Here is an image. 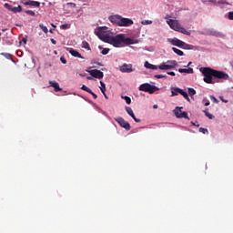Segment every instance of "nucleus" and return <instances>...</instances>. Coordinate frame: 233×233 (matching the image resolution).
Returning <instances> with one entry per match:
<instances>
[{"label": "nucleus", "instance_id": "f257e3e1", "mask_svg": "<svg viewBox=\"0 0 233 233\" xmlns=\"http://www.w3.org/2000/svg\"><path fill=\"white\" fill-rule=\"evenodd\" d=\"M199 71L204 76V83H207L208 85H214V83H216V81L213 80V77L215 79H224L225 81L228 79V74L210 67H200Z\"/></svg>", "mask_w": 233, "mask_h": 233}, {"label": "nucleus", "instance_id": "f03ea898", "mask_svg": "<svg viewBox=\"0 0 233 233\" xmlns=\"http://www.w3.org/2000/svg\"><path fill=\"white\" fill-rule=\"evenodd\" d=\"M106 42L108 45H112L115 46V48H121L125 46V45H137L139 43V40L130 38V37H125V35L119 34L116 35H109V37H106Z\"/></svg>", "mask_w": 233, "mask_h": 233}, {"label": "nucleus", "instance_id": "7ed1b4c3", "mask_svg": "<svg viewBox=\"0 0 233 233\" xmlns=\"http://www.w3.org/2000/svg\"><path fill=\"white\" fill-rule=\"evenodd\" d=\"M95 34L101 41L106 43V37H110V34L106 32V26H100L95 30Z\"/></svg>", "mask_w": 233, "mask_h": 233}, {"label": "nucleus", "instance_id": "20e7f679", "mask_svg": "<svg viewBox=\"0 0 233 233\" xmlns=\"http://www.w3.org/2000/svg\"><path fill=\"white\" fill-rule=\"evenodd\" d=\"M169 43H171L173 46H178V48H184L185 50H192L191 45H188L177 38H173L169 40Z\"/></svg>", "mask_w": 233, "mask_h": 233}, {"label": "nucleus", "instance_id": "39448f33", "mask_svg": "<svg viewBox=\"0 0 233 233\" xmlns=\"http://www.w3.org/2000/svg\"><path fill=\"white\" fill-rule=\"evenodd\" d=\"M138 90H140V92H147L148 94H154V92H156V90L157 89V86H152L148 83H145L140 85V86L138 87Z\"/></svg>", "mask_w": 233, "mask_h": 233}, {"label": "nucleus", "instance_id": "423d86ee", "mask_svg": "<svg viewBox=\"0 0 233 233\" xmlns=\"http://www.w3.org/2000/svg\"><path fill=\"white\" fill-rule=\"evenodd\" d=\"M181 108L183 107H178L177 106L176 109L174 110V114L176 116V117H177L178 119H190L188 117V113L185 112V111H181Z\"/></svg>", "mask_w": 233, "mask_h": 233}, {"label": "nucleus", "instance_id": "0eeeda50", "mask_svg": "<svg viewBox=\"0 0 233 233\" xmlns=\"http://www.w3.org/2000/svg\"><path fill=\"white\" fill-rule=\"evenodd\" d=\"M115 121H116V123H118V125L122 128H125V130H130V128H131L130 123L127 122L125 119H123V117L119 116V117L116 118Z\"/></svg>", "mask_w": 233, "mask_h": 233}, {"label": "nucleus", "instance_id": "6e6552de", "mask_svg": "<svg viewBox=\"0 0 233 233\" xmlns=\"http://www.w3.org/2000/svg\"><path fill=\"white\" fill-rule=\"evenodd\" d=\"M87 72L90 74V76H92V77H95L96 79H103V77L105 76V74H103V71L99 69H93Z\"/></svg>", "mask_w": 233, "mask_h": 233}, {"label": "nucleus", "instance_id": "1a4fd4ad", "mask_svg": "<svg viewBox=\"0 0 233 233\" xmlns=\"http://www.w3.org/2000/svg\"><path fill=\"white\" fill-rule=\"evenodd\" d=\"M4 6L10 12H13V14H19L20 12H23V7H21V5L15 7V6L11 5L10 4H5Z\"/></svg>", "mask_w": 233, "mask_h": 233}, {"label": "nucleus", "instance_id": "9d476101", "mask_svg": "<svg viewBox=\"0 0 233 233\" xmlns=\"http://www.w3.org/2000/svg\"><path fill=\"white\" fill-rule=\"evenodd\" d=\"M120 72L123 74H130L134 72L132 64H124L120 66Z\"/></svg>", "mask_w": 233, "mask_h": 233}, {"label": "nucleus", "instance_id": "9b49d317", "mask_svg": "<svg viewBox=\"0 0 233 233\" xmlns=\"http://www.w3.org/2000/svg\"><path fill=\"white\" fill-rule=\"evenodd\" d=\"M123 16L118 15H111L109 16V21L111 23H113V25H117V26H121V19Z\"/></svg>", "mask_w": 233, "mask_h": 233}, {"label": "nucleus", "instance_id": "f8f14e48", "mask_svg": "<svg viewBox=\"0 0 233 233\" xmlns=\"http://www.w3.org/2000/svg\"><path fill=\"white\" fill-rule=\"evenodd\" d=\"M167 25L170 26V28H172V30H175L176 32H177L179 30V27L181 26L179 25V22H177V20H173V19H169L167 21Z\"/></svg>", "mask_w": 233, "mask_h": 233}, {"label": "nucleus", "instance_id": "ddd939ff", "mask_svg": "<svg viewBox=\"0 0 233 233\" xmlns=\"http://www.w3.org/2000/svg\"><path fill=\"white\" fill-rule=\"evenodd\" d=\"M134 25V21L130 18H125L122 16L120 21V26H132Z\"/></svg>", "mask_w": 233, "mask_h": 233}, {"label": "nucleus", "instance_id": "4468645a", "mask_svg": "<svg viewBox=\"0 0 233 233\" xmlns=\"http://www.w3.org/2000/svg\"><path fill=\"white\" fill-rule=\"evenodd\" d=\"M126 111L130 116L136 123H141V119H138L136 117V115L134 114V111L132 110V107L130 106H126Z\"/></svg>", "mask_w": 233, "mask_h": 233}, {"label": "nucleus", "instance_id": "2eb2a0df", "mask_svg": "<svg viewBox=\"0 0 233 233\" xmlns=\"http://www.w3.org/2000/svg\"><path fill=\"white\" fill-rule=\"evenodd\" d=\"M25 6H35V8H39L41 6V3L34 0H29L23 3Z\"/></svg>", "mask_w": 233, "mask_h": 233}, {"label": "nucleus", "instance_id": "dca6fc26", "mask_svg": "<svg viewBox=\"0 0 233 233\" xmlns=\"http://www.w3.org/2000/svg\"><path fill=\"white\" fill-rule=\"evenodd\" d=\"M49 85L54 88L55 92H61L63 90V88L59 86V83L55 80L49 81Z\"/></svg>", "mask_w": 233, "mask_h": 233}, {"label": "nucleus", "instance_id": "f3484780", "mask_svg": "<svg viewBox=\"0 0 233 233\" xmlns=\"http://www.w3.org/2000/svg\"><path fill=\"white\" fill-rule=\"evenodd\" d=\"M175 91L178 92V94H180V96H183V97L186 98L187 101H188L190 103V97H188V93L185 92L183 89H181L179 87H175Z\"/></svg>", "mask_w": 233, "mask_h": 233}, {"label": "nucleus", "instance_id": "a211bd4d", "mask_svg": "<svg viewBox=\"0 0 233 233\" xmlns=\"http://www.w3.org/2000/svg\"><path fill=\"white\" fill-rule=\"evenodd\" d=\"M209 35H213L214 37H221V38L225 37V35L223 33L214 29L209 31Z\"/></svg>", "mask_w": 233, "mask_h": 233}, {"label": "nucleus", "instance_id": "6ab92c4d", "mask_svg": "<svg viewBox=\"0 0 233 233\" xmlns=\"http://www.w3.org/2000/svg\"><path fill=\"white\" fill-rule=\"evenodd\" d=\"M69 54H71V56H73V57H78L79 59H85V57L83 56H81L80 53L77 52V50H76V49H70Z\"/></svg>", "mask_w": 233, "mask_h": 233}, {"label": "nucleus", "instance_id": "aec40b11", "mask_svg": "<svg viewBox=\"0 0 233 233\" xmlns=\"http://www.w3.org/2000/svg\"><path fill=\"white\" fill-rule=\"evenodd\" d=\"M159 70H172L174 66H167V63H162L158 66Z\"/></svg>", "mask_w": 233, "mask_h": 233}, {"label": "nucleus", "instance_id": "412c9836", "mask_svg": "<svg viewBox=\"0 0 233 233\" xmlns=\"http://www.w3.org/2000/svg\"><path fill=\"white\" fill-rule=\"evenodd\" d=\"M178 72L180 74H193L194 73V68L189 67V68H179Z\"/></svg>", "mask_w": 233, "mask_h": 233}, {"label": "nucleus", "instance_id": "4be33fe9", "mask_svg": "<svg viewBox=\"0 0 233 233\" xmlns=\"http://www.w3.org/2000/svg\"><path fill=\"white\" fill-rule=\"evenodd\" d=\"M145 66L147 68H148L149 70H157V68H158L157 66L152 65V64H150L148 62H145Z\"/></svg>", "mask_w": 233, "mask_h": 233}, {"label": "nucleus", "instance_id": "5701e85b", "mask_svg": "<svg viewBox=\"0 0 233 233\" xmlns=\"http://www.w3.org/2000/svg\"><path fill=\"white\" fill-rule=\"evenodd\" d=\"M177 32H180V34H184L185 35H190V32L187 31L185 27L180 26Z\"/></svg>", "mask_w": 233, "mask_h": 233}, {"label": "nucleus", "instance_id": "b1692460", "mask_svg": "<svg viewBox=\"0 0 233 233\" xmlns=\"http://www.w3.org/2000/svg\"><path fill=\"white\" fill-rule=\"evenodd\" d=\"M172 50L175 54H177V56H185V53H183V51H181L176 47H172Z\"/></svg>", "mask_w": 233, "mask_h": 233}, {"label": "nucleus", "instance_id": "393cba45", "mask_svg": "<svg viewBox=\"0 0 233 233\" xmlns=\"http://www.w3.org/2000/svg\"><path fill=\"white\" fill-rule=\"evenodd\" d=\"M100 85H101L100 90H101L103 96H105V92H106V86L105 85V82H103V81H100Z\"/></svg>", "mask_w": 233, "mask_h": 233}, {"label": "nucleus", "instance_id": "a878e982", "mask_svg": "<svg viewBox=\"0 0 233 233\" xmlns=\"http://www.w3.org/2000/svg\"><path fill=\"white\" fill-rule=\"evenodd\" d=\"M82 48H85L86 50H90V44L86 41L82 42Z\"/></svg>", "mask_w": 233, "mask_h": 233}, {"label": "nucleus", "instance_id": "bb28decb", "mask_svg": "<svg viewBox=\"0 0 233 233\" xmlns=\"http://www.w3.org/2000/svg\"><path fill=\"white\" fill-rule=\"evenodd\" d=\"M167 66H173V68L177 66V62L176 60H170V61H167Z\"/></svg>", "mask_w": 233, "mask_h": 233}, {"label": "nucleus", "instance_id": "cd10ccee", "mask_svg": "<svg viewBox=\"0 0 233 233\" xmlns=\"http://www.w3.org/2000/svg\"><path fill=\"white\" fill-rule=\"evenodd\" d=\"M204 114L207 117H208V119H214V116H212V114L208 113V108H206L204 111Z\"/></svg>", "mask_w": 233, "mask_h": 233}, {"label": "nucleus", "instance_id": "c85d7f7f", "mask_svg": "<svg viewBox=\"0 0 233 233\" xmlns=\"http://www.w3.org/2000/svg\"><path fill=\"white\" fill-rule=\"evenodd\" d=\"M39 26H40L41 30H43V32H44L45 34H48V27H46V26L45 25H43V24H40Z\"/></svg>", "mask_w": 233, "mask_h": 233}, {"label": "nucleus", "instance_id": "c756f323", "mask_svg": "<svg viewBox=\"0 0 233 233\" xmlns=\"http://www.w3.org/2000/svg\"><path fill=\"white\" fill-rule=\"evenodd\" d=\"M81 90H84L85 92H87L88 94L92 93V89H90L88 86L83 85L81 87Z\"/></svg>", "mask_w": 233, "mask_h": 233}, {"label": "nucleus", "instance_id": "7c9ffc66", "mask_svg": "<svg viewBox=\"0 0 233 233\" xmlns=\"http://www.w3.org/2000/svg\"><path fill=\"white\" fill-rule=\"evenodd\" d=\"M0 56H4L5 59H12V55L10 53H0Z\"/></svg>", "mask_w": 233, "mask_h": 233}, {"label": "nucleus", "instance_id": "2f4dec72", "mask_svg": "<svg viewBox=\"0 0 233 233\" xmlns=\"http://www.w3.org/2000/svg\"><path fill=\"white\" fill-rule=\"evenodd\" d=\"M188 95L192 97L193 96H196V90L192 87L188 88Z\"/></svg>", "mask_w": 233, "mask_h": 233}, {"label": "nucleus", "instance_id": "473e14b6", "mask_svg": "<svg viewBox=\"0 0 233 233\" xmlns=\"http://www.w3.org/2000/svg\"><path fill=\"white\" fill-rule=\"evenodd\" d=\"M122 99H125L127 105H130V103H132V99L129 96H122Z\"/></svg>", "mask_w": 233, "mask_h": 233}, {"label": "nucleus", "instance_id": "72a5a7b5", "mask_svg": "<svg viewBox=\"0 0 233 233\" xmlns=\"http://www.w3.org/2000/svg\"><path fill=\"white\" fill-rule=\"evenodd\" d=\"M61 30H68V28H70V25L69 24H64L60 25Z\"/></svg>", "mask_w": 233, "mask_h": 233}, {"label": "nucleus", "instance_id": "f704fd0d", "mask_svg": "<svg viewBox=\"0 0 233 233\" xmlns=\"http://www.w3.org/2000/svg\"><path fill=\"white\" fill-rule=\"evenodd\" d=\"M25 14H27V15H31L32 17H35V12L32 10L25 11Z\"/></svg>", "mask_w": 233, "mask_h": 233}, {"label": "nucleus", "instance_id": "c9c22d12", "mask_svg": "<svg viewBox=\"0 0 233 233\" xmlns=\"http://www.w3.org/2000/svg\"><path fill=\"white\" fill-rule=\"evenodd\" d=\"M110 52V48H104L102 51H101V55L102 56H106V54H108Z\"/></svg>", "mask_w": 233, "mask_h": 233}, {"label": "nucleus", "instance_id": "e433bc0d", "mask_svg": "<svg viewBox=\"0 0 233 233\" xmlns=\"http://www.w3.org/2000/svg\"><path fill=\"white\" fill-rule=\"evenodd\" d=\"M209 98L211 99L212 102L214 103H219V100H218V98H216V96H209Z\"/></svg>", "mask_w": 233, "mask_h": 233}, {"label": "nucleus", "instance_id": "4c0bfd02", "mask_svg": "<svg viewBox=\"0 0 233 233\" xmlns=\"http://www.w3.org/2000/svg\"><path fill=\"white\" fill-rule=\"evenodd\" d=\"M199 132H201L202 134H208V129L204 128V127H200L198 129Z\"/></svg>", "mask_w": 233, "mask_h": 233}, {"label": "nucleus", "instance_id": "58836bf2", "mask_svg": "<svg viewBox=\"0 0 233 233\" xmlns=\"http://www.w3.org/2000/svg\"><path fill=\"white\" fill-rule=\"evenodd\" d=\"M156 79H163V77H167L166 75H155Z\"/></svg>", "mask_w": 233, "mask_h": 233}, {"label": "nucleus", "instance_id": "ea45409f", "mask_svg": "<svg viewBox=\"0 0 233 233\" xmlns=\"http://www.w3.org/2000/svg\"><path fill=\"white\" fill-rule=\"evenodd\" d=\"M171 96H177V94H179L178 91H176V88H173V90L171 91Z\"/></svg>", "mask_w": 233, "mask_h": 233}, {"label": "nucleus", "instance_id": "a19ab883", "mask_svg": "<svg viewBox=\"0 0 233 233\" xmlns=\"http://www.w3.org/2000/svg\"><path fill=\"white\" fill-rule=\"evenodd\" d=\"M142 25H152V21L150 20L142 21Z\"/></svg>", "mask_w": 233, "mask_h": 233}, {"label": "nucleus", "instance_id": "79ce46f5", "mask_svg": "<svg viewBox=\"0 0 233 233\" xmlns=\"http://www.w3.org/2000/svg\"><path fill=\"white\" fill-rule=\"evenodd\" d=\"M60 61L61 63H63V65H66V59L65 58V56L60 57Z\"/></svg>", "mask_w": 233, "mask_h": 233}, {"label": "nucleus", "instance_id": "37998d69", "mask_svg": "<svg viewBox=\"0 0 233 233\" xmlns=\"http://www.w3.org/2000/svg\"><path fill=\"white\" fill-rule=\"evenodd\" d=\"M228 19H230V21H233V12L232 11H230L228 13Z\"/></svg>", "mask_w": 233, "mask_h": 233}, {"label": "nucleus", "instance_id": "c03bdc74", "mask_svg": "<svg viewBox=\"0 0 233 233\" xmlns=\"http://www.w3.org/2000/svg\"><path fill=\"white\" fill-rule=\"evenodd\" d=\"M167 74V76H176V73L174 71H168Z\"/></svg>", "mask_w": 233, "mask_h": 233}, {"label": "nucleus", "instance_id": "a18cd8bd", "mask_svg": "<svg viewBox=\"0 0 233 233\" xmlns=\"http://www.w3.org/2000/svg\"><path fill=\"white\" fill-rule=\"evenodd\" d=\"M68 6H72V8H76V3H67Z\"/></svg>", "mask_w": 233, "mask_h": 233}, {"label": "nucleus", "instance_id": "49530a36", "mask_svg": "<svg viewBox=\"0 0 233 233\" xmlns=\"http://www.w3.org/2000/svg\"><path fill=\"white\" fill-rule=\"evenodd\" d=\"M51 43L52 45H57V41H56L54 38H51Z\"/></svg>", "mask_w": 233, "mask_h": 233}, {"label": "nucleus", "instance_id": "de8ad7c7", "mask_svg": "<svg viewBox=\"0 0 233 233\" xmlns=\"http://www.w3.org/2000/svg\"><path fill=\"white\" fill-rule=\"evenodd\" d=\"M89 94H91V96L94 97V99H96L97 97V95H96V93H93L92 91Z\"/></svg>", "mask_w": 233, "mask_h": 233}, {"label": "nucleus", "instance_id": "09e8293b", "mask_svg": "<svg viewBox=\"0 0 233 233\" xmlns=\"http://www.w3.org/2000/svg\"><path fill=\"white\" fill-rule=\"evenodd\" d=\"M204 101H206L204 104L205 106H208L210 105V101H208V100H204Z\"/></svg>", "mask_w": 233, "mask_h": 233}, {"label": "nucleus", "instance_id": "8fccbe9b", "mask_svg": "<svg viewBox=\"0 0 233 233\" xmlns=\"http://www.w3.org/2000/svg\"><path fill=\"white\" fill-rule=\"evenodd\" d=\"M221 101H223V103H228V101L225 100V98H223V96H220Z\"/></svg>", "mask_w": 233, "mask_h": 233}, {"label": "nucleus", "instance_id": "3c124183", "mask_svg": "<svg viewBox=\"0 0 233 233\" xmlns=\"http://www.w3.org/2000/svg\"><path fill=\"white\" fill-rule=\"evenodd\" d=\"M22 41H23L24 45H26V38H23Z\"/></svg>", "mask_w": 233, "mask_h": 233}, {"label": "nucleus", "instance_id": "603ef678", "mask_svg": "<svg viewBox=\"0 0 233 233\" xmlns=\"http://www.w3.org/2000/svg\"><path fill=\"white\" fill-rule=\"evenodd\" d=\"M192 65V62H189L186 66H190Z\"/></svg>", "mask_w": 233, "mask_h": 233}, {"label": "nucleus", "instance_id": "864d4df0", "mask_svg": "<svg viewBox=\"0 0 233 233\" xmlns=\"http://www.w3.org/2000/svg\"><path fill=\"white\" fill-rule=\"evenodd\" d=\"M153 108H157V105H154V106H153Z\"/></svg>", "mask_w": 233, "mask_h": 233}, {"label": "nucleus", "instance_id": "5fc2aeb1", "mask_svg": "<svg viewBox=\"0 0 233 233\" xmlns=\"http://www.w3.org/2000/svg\"><path fill=\"white\" fill-rule=\"evenodd\" d=\"M104 96H105L106 99H108V96H106V93H105V95H104Z\"/></svg>", "mask_w": 233, "mask_h": 233}, {"label": "nucleus", "instance_id": "6e6d98bb", "mask_svg": "<svg viewBox=\"0 0 233 233\" xmlns=\"http://www.w3.org/2000/svg\"><path fill=\"white\" fill-rule=\"evenodd\" d=\"M104 96H105L106 99H108V96H106V93H105V95H104Z\"/></svg>", "mask_w": 233, "mask_h": 233}, {"label": "nucleus", "instance_id": "4d7b16f0", "mask_svg": "<svg viewBox=\"0 0 233 233\" xmlns=\"http://www.w3.org/2000/svg\"><path fill=\"white\" fill-rule=\"evenodd\" d=\"M87 79H92V76H88Z\"/></svg>", "mask_w": 233, "mask_h": 233}, {"label": "nucleus", "instance_id": "13d9d810", "mask_svg": "<svg viewBox=\"0 0 233 233\" xmlns=\"http://www.w3.org/2000/svg\"><path fill=\"white\" fill-rule=\"evenodd\" d=\"M191 124H192L193 126H196V124H195V123H193V122H191Z\"/></svg>", "mask_w": 233, "mask_h": 233}, {"label": "nucleus", "instance_id": "bf43d9fd", "mask_svg": "<svg viewBox=\"0 0 233 233\" xmlns=\"http://www.w3.org/2000/svg\"><path fill=\"white\" fill-rule=\"evenodd\" d=\"M52 26H56V25H54V24H52Z\"/></svg>", "mask_w": 233, "mask_h": 233}]
</instances>
